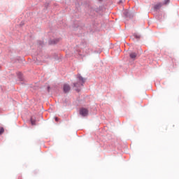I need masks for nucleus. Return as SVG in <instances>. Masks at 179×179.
Masks as SVG:
<instances>
[{
    "instance_id": "f257e3e1",
    "label": "nucleus",
    "mask_w": 179,
    "mask_h": 179,
    "mask_svg": "<svg viewBox=\"0 0 179 179\" xmlns=\"http://www.w3.org/2000/svg\"><path fill=\"white\" fill-rule=\"evenodd\" d=\"M78 79L79 83H74V87H80V86H83V83H85V79L80 76V75H78Z\"/></svg>"
},
{
    "instance_id": "f03ea898",
    "label": "nucleus",
    "mask_w": 179,
    "mask_h": 179,
    "mask_svg": "<svg viewBox=\"0 0 179 179\" xmlns=\"http://www.w3.org/2000/svg\"><path fill=\"white\" fill-rule=\"evenodd\" d=\"M87 114H89V110H87V109L83 108L80 110V115L83 117H86Z\"/></svg>"
},
{
    "instance_id": "7ed1b4c3",
    "label": "nucleus",
    "mask_w": 179,
    "mask_h": 179,
    "mask_svg": "<svg viewBox=\"0 0 179 179\" xmlns=\"http://www.w3.org/2000/svg\"><path fill=\"white\" fill-rule=\"evenodd\" d=\"M129 57L133 61H135L136 59V57H138V53L135 52H131L129 53Z\"/></svg>"
},
{
    "instance_id": "20e7f679",
    "label": "nucleus",
    "mask_w": 179,
    "mask_h": 179,
    "mask_svg": "<svg viewBox=\"0 0 179 179\" xmlns=\"http://www.w3.org/2000/svg\"><path fill=\"white\" fill-rule=\"evenodd\" d=\"M63 90L64 93H68L71 90V87L68 84H64L63 87Z\"/></svg>"
},
{
    "instance_id": "39448f33",
    "label": "nucleus",
    "mask_w": 179,
    "mask_h": 179,
    "mask_svg": "<svg viewBox=\"0 0 179 179\" xmlns=\"http://www.w3.org/2000/svg\"><path fill=\"white\" fill-rule=\"evenodd\" d=\"M155 9H159L160 8H162V3H158L155 5Z\"/></svg>"
},
{
    "instance_id": "423d86ee",
    "label": "nucleus",
    "mask_w": 179,
    "mask_h": 179,
    "mask_svg": "<svg viewBox=\"0 0 179 179\" xmlns=\"http://www.w3.org/2000/svg\"><path fill=\"white\" fill-rule=\"evenodd\" d=\"M31 125H36V120L33 117L31 118Z\"/></svg>"
},
{
    "instance_id": "0eeeda50",
    "label": "nucleus",
    "mask_w": 179,
    "mask_h": 179,
    "mask_svg": "<svg viewBox=\"0 0 179 179\" xmlns=\"http://www.w3.org/2000/svg\"><path fill=\"white\" fill-rule=\"evenodd\" d=\"M3 132H5V129H3V127H1L0 128V135H2V134H3Z\"/></svg>"
},
{
    "instance_id": "6e6552de",
    "label": "nucleus",
    "mask_w": 179,
    "mask_h": 179,
    "mask_svg": "<svg viewBox=\"0 0 179 179\" xmlns=\"http://www.w3.org/2000/svg\"><path fill=\"white\" fill-rule=\"evenodd\" d=\"M170 2V0H164V5H167V3H169Z\"/></svg>"
},
{
    "instance_id": "1a4fd4ad",
    "label": "nucleus",
    "mask_w": 179,
    "mask_h": 179,
    "mask_svg": "<svg viewBox=\"0 0 179 179\" xmlns=\"http://www.w3.org/2000/svg\"><path fill=\"white\" fill-rule=\"evenodd\" d=\"M76 90L77 92H80V90H79V89H76Z\"/></svg>"
},
{
    "instance_id": "9d476101",
    "label": "nucleus",
    "mask_w": 179,
    "mask_h": 179,
    "mask_svg": "<svg viewBox=\"0 0 179 179\" xmlns=\"http://www.w3.org/2000/svg\"><path fill=\"white\" fill-rule=\"evenodd\" d=\"M55 121H58V117H55Z\"/></svg>"
},
{
    "instance_id": "9b49d317",
    "label": "nucleus",
    "mask_w": 179,
    "mask_h": 179,
    "mask_svg": "<svg viewBox=\"0 0 179 179\" xmlns=\"http://www.w3.org/2000/svg\"><path fill=\"white\" fill-rule=\"evenodd\" d=\"M99 1H103V0H99Z\"/></svg>"
}]
</instances>
